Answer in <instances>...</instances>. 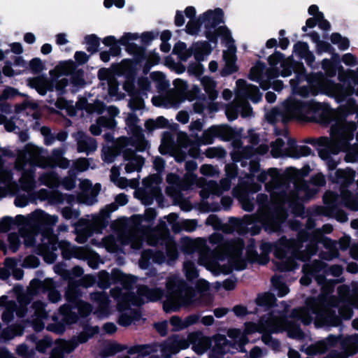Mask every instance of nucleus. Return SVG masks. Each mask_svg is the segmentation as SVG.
Returning a JSON list of instances; mask_svg holds the SVG:
<instances>
[{
  "label": "nucleus",
  "mask_w": 358,
  "mask_h": 358,
  "mask_svg": "<svg viewBox=\"0 0 358 358\" xmlns=\"http://www.w3.org/2000/svg\"><path fill=\"white\" fill-rule=\"evenodd\" d=\"M17 94V92L13 88H6L3 92V99H8L14 97Z\"/></svg>",
  "instance_id": "nucleus-23"
},
{
  "label": "nucleus",
  "mask_w": 358,
  "mask_h": 358,
  "mask_svg": "<svg viewBox=\"0 0 358 358\" xmlns=\"http://www.w3.org/2000/svg\"><path fill=\"white\" fill-rule=\"evenodd\" d=\"M104 331L108 334H113L116 331V326L113 323H107L103 326Z\"/></svg>",
  "instance_id": "nucleus-26"
},
{
  "label": "nucleus",
  "mask_w": 358,
  "mask_h": 358,
  "mask_svg": "<svg viewBox=\"0 0 358 358\" xmlns=\"http://www.w3.org/2000/svg\"><path fill=\"white\" fill-rule=\"evenodd\" d=\"M3 73L7 76H10L13 74V69L9 66H6L3 69Z\"/></svg>",
  "instance_id": "nucleus-48"
},
{
  "label": "nucleus",
  "mask_w": 358,
  "mask_h": 358,
  "mask_svg": "<svg viewBox=\"0 0 358 358\" xmlns=\"http://www.w3.org/2000/svg\"><path fill=\"white\" fill-rule=\"evenodd\" d=\"M228 312V310L227 308H216L215 310H214V314L216 317H222L224 316V315L227 314V313Z\"/></svg>",
  "instance_id": "nucleus-33"
},
{
  "label": "nucleus",
  "mask_w": 358,
  "mask_h": 358,
  "mask_svg": "<svg viewBox=\"0 0 358 358\" xmlns=\"http://www.w3.org/2000/svg\"><path fill=\"white\" fill-rule=\"evenodd\" d=\"M199 26L196 22L190 21L186 26V31L189 34H196L199 31Z\"/></svg>",
  "instance_id": "nucleus-16"
},
{
  "label": "nucleus",
  "mask_w": 358,
  "mask_h": 358,
  "mask_svg": "<svg viewBox=\"0 0 358 358\" xmlns=\"http://www.w3.org/2000/svg\"><path fill=\"white\" fill-rule=\"evenodd\" d=\"M298 353L295 351H289V358H298Z\"/></svg>",
  "instance_id": "nucleus-56"
},
{
  "label": "nucleus",
  "mask_w": 358,
  "mask_h": 358,
  "mask_svg": "<svg viewBox=\"0 0 358 358\" xmlns=\"http://www.w3.org/2000/svg\"><path fill=\"white\" fill-rule=\"evenodd\" d=\"M171 38V33L168 31H164L161 35V38L162 41H168Z\"/></svg>",
  "instance_id": "nucleus-51"
},
{
  "label": "nucleus",
  "mask_w": 358,
  "mask_h": 358,
  "mask_svg": "<svg viewBox=\"0 0 358 358\" xmlns=\"http://www.w3.org/2000/svg\"><path fill=\"white\" fill-rule=\"evenodd\" d=\"M266 99L268 102L272 103L275 100V94L271 92H267L266 94Z\"/></svg>",
  "instance_id": "nucleus-45"
},
{
  "label": "nucleus",
  "mask_w": 358,
  "mask_h": 358,
  "mask_svg": "<svg viewBox=\"0 0 358 358\" xmlns=\"http://www.w3.org/2000/svg\"><path fill=\"white\" fill-rule=\"evenodd\" d=\"M9 248L13 252H16L20 245L19 237L14 234H10L8 237Z\"/></svg>",
  "instance_id": "nucleus-13"
},
{
  "label": "nucleus",
  "mask_w": 358,
  "mask_h": 358,
  "mask_svg": "<svg viewBox=\"0 0 358 358\" xmlns=\"http://www.w3.org/2000/svg\"><path fill=\"white\" fill-rule=\"evenodd\" d=\"M74 348L75 346L71 342L59 341L57 346L52 350L50 358H62L64 352H71Z\"/></svg>",
  "instance_id": "nucleus-5"
},
{
  "label": "nucleus",
  "mask_w": 358,
  "mask_h": 358,
  "mask_svg": "<svg viewBox=\"0 0 358 358\" xmlns=\"http://www.w3.org/2000/svg\"><path fill=\"white\" fill-rule=\"evenodd\" d=\"M118 176H119L118 168L113 167L111 169V176H110L111 180L115 182L117 180L116 179L118 178Z\"/></svg>",
  "instance_id": "nucleus-36"
},
{
  "label": "nucleus",
  "mask_w": 358,
  "mask_h": 358,
  "mask_svg": "<svg viewBox=\"0 0 358 358\" xmlns=\"http://www.w3.org/2000/svg\"><path fill=\"white\" fill-rule=\"evenodd\" d=\"M306 25L309 27H313L314 26L313 20L312 19H308L306 21Z\"/></svg>",
  "instance_id": "nucleus-63"
},
{
  "label": "nucleus",
  "mask_w": 358,
  "mask_h": 358,
  "mask_svg": "<svg viewBox=\"0 0 358 358\" xmlns=\"http://www.w3.org/2000/svg\"><path fill=\"white\" fill-rule=\"evenodd\" d=\"M275 286L279 289L278 294L280 296H285L289 292L288 288L284 285H276Z\"/></svg>",
  "instance_id": "nucleus-34"
},
{
  "label": "nucleus",
  "mask_w": 358,
  "mask_h": 358,
  "mask_svg": "<svg viewBox=\"0 0 358 358\" xmlns=\"http://www.w3.org/2000/svg\"><path fill=\"white\" fill-rule=\"evenodd\" d=\"M209 67H210V69L212 71H215L217 68V63L216 62H210V65H209Z\"/></svg>",
  "instance_id": "nucleus-55"
},
{
  "label": "nucleus",
  "mask_w": 358,
  "mask_h": 358,
  "mask_svg": "<svg viewBox=\"0 0 358 358\" xmlns=\"http://www.w3.org/2000/svg\"><path fill=\"white\" fill-rule=\"evenodd\" d=\"M247 94L248 97H250L255 102H258L262 97V95L259 93L258 88L255 86H248Z\"/></svg>",
  "instance_id": "nucleus-12"
},
{
  "label": "nucleus",
  "mask_w": 358,
  "mask_h": 358,
  "mask_svg": "<svg viewBox=\"0 0 358 358\" xmlns=\"http://www.w3.org/2000/svg\"><path fill=\"white\" fill-rule=\"evenodd\" d=\"M308 13L312 15H317V17L320 18H322L323 17L322 13L318 12V7L315 5H312L309 7Z\"/></svg>",
  "instance_id": "nucleus-29"
},
{
  "label": "nucleus",
  "mask_w": 358,
  "mask_h": 358,
  "mask_svg": "<svg viewBox=\"0 0 358 358\" xmlns=\"http://www.w3.org/2000/svg\"><path fill=\"white\" fill-rule=\"evenodd\" d=\"M318 185H323L324 184V180L322 176H318V182H317Z\"/></svg>",
  "instance_id": "nucleus-59"
},
{
  "label": "nucleus",
  "mask_w": 358,
  "mask_h": 358,
  "mask_svg": "<svg viewBox=\"0 0 358 358\" xmlns=\"http://www.w3.org/2000/svg\"><path fill=\"white\" fill-rule=\"evenodd\" d=\"M22 218L20 216H17L14 219L11 217H3L0 220V232H7L9 230L17 229L20 232L21 231Z\"/></svg>",
  "instance_id": "nucleus-2"
},
{
  "label": "nucleus",
  "mask_w": 358,
  "mask_h": 358,
  "mask_svg": "<svg viewBox=\"0 0 358 358\" xmlns=\"http://www.w3.org/2000/svg\"><path fill=\"white\" fill-rule=\"evenodd\" d=\"M262 354V351L259 348H253L250 352L251 358H259Z\"/></svg>",
  "instance_id": "nucleus-37"
},
{
  "label": "nucleus",
  "mask_w": 358,
  "mask_h": 358,
  "mask_svg": "<svg viewBox=\"0 0 358 358\" xmlns=\"http://www.w3.org/2000/svg\"><path fill=\"white\" fill-rule=\"evenodd\" d=\"M235 282L231 280H225L223 282V287L227 290L234 289L235 287Z\"/></svg>",
  "instance_id": "nucleus-32"
},
{
  "label": "nucleus",
  "mask_w": 358,
  "mask_h": 358,
  "mask_svg": "<svg viewBox=\"0 0 358 358\" xmlns=\"http://www.w3.org/2000/svg\"><path fill=\"white\" fill-rule=\"evenodd\" d=\"M115 183L121 188H124L128 186L129 182L127 179L120 178H117Z\"/></svg>",
  "instance_id": "nucleus-30"
},
{
  "label": "nucleus",
  "mask_w": 358,
  "mask_h": 358,
  "mask_svg": "<svg viewBox=\"0 0 358 358\" xmlns=\"http://www.w3.org/2000/svg\"><path fill=\"white\" fill-rule=\"evenodd\" d=\"M90 143L92 145H94V141L91 138H87L84 140L80 141L78 142V151L79 152H86L87 151L88 148L85 146V144Z\"/></svg>",
  "instance_id": "nucleus-18"
},
{
  "label": "nucleus",
  "mask_w": 358,
  "mask_h": 358,
  "mask_svg": "<svg viewBox=\"0 0 358 358\" xmlns=\"http://www.w3.org/2000/svg\"><path fill=\"white\" fill-rule=\"evenodd\" d=\"M201 83L205 90L209 94L210 98L214 99L217 96V92L214 90V81L209 78L204 77L201 79Z\"/></svg>",
  "instance_id": "nucleus-9"
},
{
  "label": "nucleus",
  "mask_w": 358,
  "mask_h": 358,
  "mask_svg": "<svg viewBox=\"0 0 358 358\" xmlns=\"http://www.w3.org/2000/svg\"><path fill=\"white\" fill-rule=\"evenodd\" d=\"M56 38L57 43L59 45H64L68 42L66 39V36L64 34H59L57 35Z\"/></svg>",
  "instance_id": "nucleus-31"
},
{
  "label": "nucleus",
  "mask_w": 358,
  "mask_h": 358,
  "mask_svg": "<svg viewBox=\"0 0 358 358\" xmlns=\"http://www.w3.org/2000/svg\"><path fill=\"white\" fill-rule=\"evenodd\" d=\"M91 299L96 303L100 315L105 313L109 305V300L106 294L102 292L93 293L91 294Z\"/></svg>",
  "instance_id": "nucleus-4"
},
{
  "label": "nucleus",
  "mask_w": 358,
  "mask_h": 358,
  "mask_svg": "<svg viewBox=\"0 0 358 358\" xmlns=\"http://www.w3.org/2000/svg\"><path fill=\"white\" fill-rule=\"evenodd\" d=\"M141 296H145L147 301H157L162 297V291L159 289H148L145 287L141 288L138 291Z\"/></svg>",
  "instance_id": "nucleus-7"
},
{
  "label": "nucleus",
  "mask_w": 358,
  "mask_h": 358,
  "mask_svg": "<svg viewBox=\"0 0 358 358\" xmlns=\"http://www.w3.org/2000/svg\"><path fill=\"white\" fill-rule=\"evenodd\" d=\"M116 201L120 205H124L127 202V199L124 195H119L116 197Z\"/></svg>",
  "instance_id": "nucleus-46"
},
{
  "label": "nucleus",
  "mask_w": 358,
  "mask_h": 358,
  "mask_svg": "<svg viewBox=\"0 0 358 358\" xmlns=\"http://www.w3.org/2000/svg\"><path fill=\"white\" fill-rule=\"evenodd\" d=\"M170 323L171 324V325L174 327L175 330H179L184 327V325L182 324L181 320L178 317H171Z\"/></svg>",
  "instance_id": "nucleus-20"
},
{
  "label": "nucleus",
  "mask_w": 358,
  "mask_h": 358,
  "mask_svg": "<svg viewBox=\"0 0 358 358\" xmlns=\"http://www.w3.org/2000/svg\"><path fill=\"white\" fill-rule=\"evenodd\" d=\"M19 262L12 258H7L5 260V265L13 271V274L17 278H21V273L15 270Z\"/></svg>",
  "instance_id": "nucleus-14"
},
{
  "label": "nucleus",
  "mask_w": 358,
  "mask_h": 358,
  "mask_svg": "<svg viewBox=\"0 0 358 358\" xmlns=\"http://www.w3.org/2000/svg\"><path fill=\"white\" fill-rule=\"evenodd\" d=\"M8 277V273L3 270L0 271V278H6Z\"/></svg>",
  "instance_id": "nucleus-60"
},
{
  "label": "nucleus",
  "mask_w": 358,
  "mask_h": 358,
  "mask_svg": "<svg viewBox=\"0 0 358 358\" xmlns=\"http://www.w3.org/2000/svg\"><path fill=\"white\" fill-rule=\"evenodd\" d=\"M29 66L31 69L34 72H39L43 68L42 62L38 59H32L29 64Z\"/></svg>",
  "instance_id": "nucleus-17"
},
{
  "label": "nucleus",
  "mask_w": 358,
  "mask_h": 358,
  "mask_svg": "<svg viewBox=\"0 0 358 358\" xmlns=\"http://www.w3.org/2000/svg\"><path fill=\"white\" fill-rule=\"evenodd\" d=\"M234 312L237 316H243L246 315L247 310L245 307L237 306L234 308Z\"/></svg>",
  "instance_id": "nucleus-28"
},
{
  "label": "nucleus",
  "mask_w": 358,
  "mask_h": 358,
  "mask_svg": "<svg viewBox=\"0 0 358 358\" xmlns=\"http://www.w3.org/2000/svg\"><path fill=\"white\" fill-rule=\"evenodd\" d=\"M348 271L351 273H356L358 271V266L356 264L352 263L348 266Z\"/></svg>",
  "instance_id": "nucleus-47"
},
{
  "label": "nucleus",
  "mask_w": 358,
  "mask_h": 358,
  "mask_svg": "<svg viewBox=\"0 0 358 358\" xmlns=\"http://www.w3.org/2000/svg\"><path fill=\"white\" fill-rule=\"evenodd\" d=\"M76 167L78 171H83L88 167V163L86 159H80L76 162Z\"/></svg>",
  "instance_id": "nucleus-22"
},
{
  "label": "nucleus",
  "mask_w": 358,
  "mask_h": 358,
  "mask_svg": "<svg viewBox=\"0 0 358 358\" xmlns=\"http://www.w3.org/2000/svg\"><path fill=\"white\" fill-rule=\"evenodd\" d=\"M177 120L185 124L187 123L189 121V116L187 113L185 112H180L177 115Z\"/></svg>",
  "instance_id": "nucleus-27"
},
{
  "label": "nucleus",
  "mask_w": 358,
  "mask_h": 358,
  "mask_svg": "<svg viewBox=\"0 0 358 358\" xmlns=\"http://www.w3.org/2000/svg\"><path fill=\"white\" fill-rule=\"evenodd\" d=\"M175 23L178 27L183 25L185 23L184 16L182 13L180 11L176 13L175 17Z\"/></svg>",
  "instance_id": "nucleus-25"
},
{
  "label": "nucleus",
  "mask_w": 358,
  "mask_h": 358,
  "mask_svg": "<svg viewBox=\"0 0 358 358\" xmlns=\"http://www.w3.org/2000/svg\"><path fill=\"white\" fill-rule=\"evenodd\" d=\"M185 13L186 15V16L189 18H192L195 15V9L193 8V7H187L185 10Z\"/></svg>",
  "instance_id": "nucleus-39"
},
{
  "label": "nucleus",
  "mask_w": 358,
  "mask_h": 358,
  "mask_svg": "<svg viewBox=\"0 0 358 358\" xmlns=\"http://www.w3.org/2000/svg\"><path fill=\"white\" fill-rule=\"evenodd\" d=\"M100 57H101V60H103L105 62H106L109 60V55L106 52H101L100 54Z\"/></svg>",
  "instance_id": "nucleus-52"
},
{
  "label": "nucleus",
  "mask_w": 358,
  "mask_h": 358,
  "mask_svg": "<svg viewBox=\"0 0 358 358\" xmlns=\"http://www.w3.org/2000/svg\"><path fill=\"white\" fill-rule=\"evenodd\" d=\"M201 171L203 175L210 176L213 175L216 170L210 165H203L201 168Z\"/></svg>",
  "instance_id": "nucleus-21"
},
{
  "label": "nucleus",
  "mask_w": 358,
  "mask_h": 358,
  "mask_svg": "<svg viewBox=\"0 0 358 358\" xmlns=\"http://www.w3.org/2000/svg\"><path fill=\"white\" fill-rule=\"evenodd\" d=\"M331 41L333 43L338 44L342 50L348 48L349 41L347 38H343L339 34L335 33L331 36Z\"/></svg>",
  "instance_id": "nucleus-10"
},
{
  "label": "nucleus",
  "mask_w": 358,
  "mask_h": 358,
  "mask_svg": "<svg viewBox=\"0 0 358 358\" xmlns=\"http://www.w3.org/2000/svg\"><path fill=\"white\" fill-rule=\"evenodd\" d=\"M49 298L52 302H56L60 299L59 293L56 291H50Z\"/></svg>",
  "instance_id": "nucleus-35"
},
{
  "label": "nucleus",
  "mask_w": 358,
  "mask_h": 358,
  "mask_svg": "<svg viewBox=\"0 0 358 358\" xmlns=\"http://www.w3.org/2000/svg\"><path fill=\"white\" fill-rule=\"evenodd\" d=\"M352 327L355 329L358 330V319L353 320V322H352Z\"/></svg>",
  "instance_id": "nucleus-64"
},
{
  "label": "nucleus",
  "mask_w": 358,
  "mask_h": 358,
  "mask_svg": "<svg viewBox=\"0 0 358 358\" xmlns=\"http://www.w3.org/2000/svg\"><path fill=\"white\" fill-rule=\"evenodd\" d=\"M319 27L324 30H329L331 27L329 22L325 20H322L319 23Z\"/></svg>",
  "instance_id": "nucleus-40"
},
{
  "label": "nucleus",
  "mask_w": 358,
  "mask_h": 358,
  "mask_svg": "<svg viewBox=\"0 0 358 358\" xmlns=\"http://www.w3.org/2000/svg\"><path fill=\"white\" fill-rule=\"evenodd\" d=\"M351 226L354 229H358V220H355L351 222Z\"/></svg>",
  "instance_id": "nucleus-57"
},
{
  "label": "nucleus",
  "mask_w": 358,
  "mask_h": 358,
  "mask_svg": "<svg viewBox=\"0 0 358 358\" xmlns=\"http://www.w3.org/2000/svg\"><path fill=\"white\" fill-rule=\"evenodd\" d=\"M332 345V342L330 338L326 341L317 342L313 345L308 348V353L312 355L321 354L324 352L330 346Z\"/></svg>",
  "instance_id": "nucleus-6"
},
{
  "label": "nucleus",
  "mask_w": 358,
  "mask_h": 358,
  "mask_svg": "<svg viewBox=\"0 0 358 358\" xmlns=\"http://www.w3.org/2000/svg\"><path fill=\"white\" fill-rule=\"evenodd\" d=\"M214 319L212 316H206L202 319V322L205 325H210L213 323Z\"/></svg>",
  "instance_id": "nucleus-43"
},
{
  "label": "nucleus",
  "mask_w": 358,
  "mask_h": 358,
  "mask_svg": "<svg viewBox=\"0 0 358 358\" xmlns=\"http://www.w3.org/2000/svg\"><path fill=\"white\" fill-rule=\"evenodd\" d=\"M75 57L76 60L79 61L80 62H85L87 61V55L84 52H76Z\"/></svg>",
  "instance_id": "nucleus-38"
},
{
  "label": "nucleus",
  "mask_w": 358,
  "mask_h": 358,
  "mask_svg": "<svg viewBox=\"0 0 358 358\" xmlns=\"http://www.w3.org/2000/svg\"><path fill=\"white\" fill-rule=\"evenodd\" d=\"M309 282L310 280L307 278H302L301 279V282L303 284V285H308L309 284Z\"/></svg>",
  "instance_id": "nucleus-61"
},
{
  "label": "nucleus",
  "mask_w": 358,
  "mask_h": 358,
  "mask_svg": "<svg viewBox=\"0 0 358 358\" xmlns=\"http://www.w3.org/2000/svg\"><path fill=\"white\" fill-rule=\"evenodd\" d=\"M115 5L117 6V7H122L123 5H124V1L123 0H115Z\"/></svg>",
  "instance_id": "nucleus-58"
},
{
  "label": "nucleus",
  "mask_w": 358,
  "mask_h": 358,
  "mask_svg": "<svg viewBox=\"0 0 358 358\" xmlns=\"http://www.w3.org/2000/svg\"><path fill=\"white\" fill-rule=\"evenodd\" d=\"M28 84L31 87L35 88L41 94H45L48 90L50 88V82L43 77H37L28 80Z\"/></svg>",
  "instance_id": "nucleus-3"
},
{
  "label": "nucleus",
  "mask_w": 358,
  "mask_h": 358,
  "mask_svg": "<svg viewBox=\"0 0 358 358\" xmlns=\"http://www.w3.org/2000/svg\"><path fill=\"white\" fill-rule=\"evenodd\" d=\"M350 254H351V256L354 259H358V248L352 247L350 250Z\"/></svg>",
  "instance_id": "nucleus-49"
},
{
  "label": "nucleus",
  "mask_w": 358,
  "mask_h": 358,
  "mask_svg": "<svg viewBox=\"0 0 358 358\" xmlns=\"http://www.w3.org/2000/svg\"><path fill=\"white\" fill-rule=\"evenodd\" d=\"M223 96L225 99H229L231 97V92L230 90H226L223 92Z\"/></svg>",
  "instance_id": "nucleus-53"
},
{
  "label": "nucleus",
  "mask_w": 358,
  "mask_h": 358,
  "mask_svg": "<svg viewBox=\"0 0 358 358\" xmlns=\"http://www.w3.org/2000/svg\"><path fill=\"white\" fill-rule=\"evenodd\" d=\"M343 61L348 65H353L356 64L355 58L350 54L345 55L343 57Z\"/></svg>",
  "instance_id": "nucleus-24"
},
{
  "label": "nucleus",
  "mask_w": 358,
  "mask_h": 358,
  "mask_svg": "<svg viewBox=\"0 0 358 358\" xmlns=\"http://www.w3.org/2000/svg\"><path fill=\"white\" fill-rule=\"evenodd\" d=\"M184 270L185 275L188 279H194L197 277V271L194 265L191 262H186L184 263Z\"/></svg>",
  "instance_id": "nucleus-11"
},
{
  "label": "nucleus",
  "mask_w": 358,
  "mask_h": 358,
  "mask_svg": "<svg viewBox=\"0 0 358 358\" xmlns=\"http://www.w3.org/2000/svg\"><path fill=\"white\" fill-rule=\"evenodd\" d=\"M90 131L94 135H98L101 132V130H100L99 127L96 126V125L91 126L90 127Z\"/></svg>",
  "instance_id": "nucleus-50"
},
{
  "label": "nucleus",
  "mask_w": 358,
  "mask_h": 358,
  "mask_svg": "<svg viewBox=\"0 0 358 358\" xmlns=\"http://www.w3.org/2000/svg\"><path fill=\"white\" fill-rule=\"evenodd\" d=\"M78 309L80 313L83 316L87 315L92 311V307L87 303H80Z\"/></svg>",
  "instance_id": "nucleus-19"
},
{
  "label": "nucleus",
  "mask_w": 358,
  "mask_h": 358,
  "mask_svg": "<svg viewBox=\"0 0 358 358\" xmlns=\"http://www.w3.org/2000/svg\"><path fill=\"white\" fill-rule=\"evenodd\" d=\"M157 331L162 334H166V324H158L155 325Z\"/></svg>",
  "instance_id": "nucleus-44"
},
{
  "label": "nucleus",
  "mask_w": 358,
  "mask_h": 358,
  "mask_svg": "<svg viewBox=\"0 0 358 358\" xmlns=\"http://www.w3.org/2000/svg\"><path fill=\"white\" fill-rule=\"evenodd\" d=\"M302 150L303 151L302 154L303 155H307L310 153V149L307 147H303Z\"/></svg>",
  "instance_id": "nucleus-62"
},
{
  "label": "nucleus",
  "mask_w": 358,
  "mask_h": 358,
  "mask_svg": "<svg viewBox=\"0 0 358 358\" xmlns=\"http://www.w3.org/2000/svg\"><path fill=\"white\" fill-rule=\"evenodd\" d=\"M24 40L29 43H32L35 41V36L31 33H27L24 36Z\"/></svg>",
  "instance_id": "nucleus-42"
},
{
  "label": "nucleus",
  "mask_w": 358,
  "mask_h": 358,
  "mask_svg": "<svg viewBox=\"0 0 358 358\" xmlns=\"http://www.w3.org/2000/svg\"><path fill=\"white\" fill-rule=\"evenodd\" d=\"M194 291L192 289H187L182 296L179 299L169 298L164 303V309L166 312L176 310L180 306H189L194 302Z\"/></svg>",
  "instance_id": "nucleus-1"
},
{
  "label": "nucleus",
  "mask_w": 358,
  "mask_h": 358,
  "mask_svg": "<svg viewBox=\"0 0 358 358\" xmlns=\"http://www.w3.org/2000/svg\"><path fill=\"white\" fill-rule=\"evenodd\" d=\"M143 164V159L142 157L138 156H134L125 166L126 171L131 173L134 171H139Z\"/></svg>",
  "instance_id": "nucleus-8"
},
{
  "label": "nucleus",
  "mask_w": 358,
  "mask_h": 358,
  "mask_svg": "<svg viewBox=\"0 0 358 358\" xmlns=\"http://www.w3.org/2000/svg\"><path fill=\"white\" fill-rule=\"evenodd\" d=\"M51 345V341L45 338L43 340H41L38 342L36 345V349L41 352H45L47 349H48Z\"/></svg>",
  "instance_id": "nucleus-15"
},
{
  "label": "nucleus",
  "mask_w": 358,
  "mask_h": 358,
  "mask_svg": "<svg viewBox=\"0 0 358 358\" xmlns=\"http://www.w3.org/2000/svg\"><path fill=\"white\" fill-rule=\"evenodd\" d=\"M52 51V46L50 44H44L41 48V52L43 54H48Z\"/></svg>",
  "instance_id": "nucleus-41"
},
{
  "label": "nucleus",
  "mask_w": 358,
  "mask_h": 358,
  "mask_svg": "<svg viewBox=\"0 0 358 358\" xmlns=\"http://www.w3.org/2000/svg\"><path fill=\"white\" fill-rule=\"evenodd\" d=\"M161 49L164 51V52H169V50H170V45L169 44H166V43H164L161 45Z\"/></svg>",
  "instance_id": "nucleus-54"
}]
</instances>
